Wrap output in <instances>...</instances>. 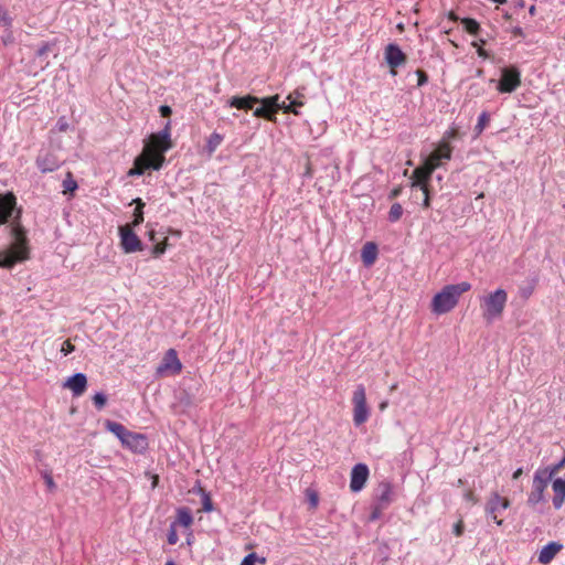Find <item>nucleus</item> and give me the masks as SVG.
Listing matches in <instances>:
<instances>
[{
	"mask_svg": "<svg viewBox=\"0 0 565 565\" xmlns=\"http://www.w3.org/2000/svg\"><path fill=\"white\" fill-rule=\"evenodd\" d=\"M10 233L14 239L12 246L8 250H0V267L8 269L30 257L29 239L25 228L20 223V212L11 223Z\"/></svg>",
	"mask_w": 565,
	"mask_h": 565,
	"instance_id": "nucleus-1",
	"label": "nucleus"
},
{
	"mask_svg": "<svg viewBox=\"0 0 565 565\" xmlns=\"http://www.w3.org/2000/svg\"><path fill=\"white\" fill-rule=\"evenodd\" d=\"M470 289L471 284L468 281L446 285L434 296L431 300V311L436 315H444L451 311L457 306L460 296Z\"/></svg>",
	"mask_w": 565,
	"mask_h": 565,
	"instance_id": "nucleus-2",
	"label": "nucleus"
},
{
	"mask_svg": "<svg viewBox=\"0 0 565 565\" xmlns=\"http://www.w3.org/2000/svg\"><path fill=\"white\" fill-rule=\"evenodd\" d=\"M508 301V294L504 289H497L487 296L480 298L482 317L487 323H492L501 318Z\"/></svg>",
	"mask_w": 565,
	"mask_h": 565,
	"instance_id": "nucleus-3",
	"label": "nucleus"
},
{
	"mask_svg": "<svg viewBox=\"0 0 565 565\" xmlns=\"http://www.w3.org/2000/svg\"><path fill=\"white\" fill-rule=\"evenodd\" d=\"M166 157L159 154L158 157H151L148 152H142L137 156L134 160V166L127 172L128 177L142 175L147 170L158 171L163 167Z\"/></svg>",
	"mask_w": 565,
	"mask_h": 565,
	"instance_id": "nucleus-4",
	"label": "nucleus"
},
{
	"mask_svg": "<svg viewBox=\"0 0 565 565\" xmlns=\"http://www.w3.org/2000/svg\"><path fill=\"white\" fill-rule=\"evenodd\" d=\"M166 157L159 154L158 157H151L148 152H142L137 156L134 160V166L127 172L128 177L142 175L147 170L158 171L163 167Z\"/></svg>",
	"mask_w": 565,
	"mask_h": 565,
	"instance_id": "nucleus-5",
	"label": "nucleus"
},
{
	"mask_svg": "<svg viewBox=\"0 0 565 565\" xmlns=\"http://www.w3.org/2000/svg\"><path fill=\"white\" fill-rule=\"evenodd\" d=\"M166 157L159 154L158 157H151L148 152H142L137 156L134 160V166L127 172L128 177L142 175L147 170L158 171L163 167Z\"/></svg>",
	"mask_w": 565,
	"mask_h": 565,
	"instance_id": "nucleus-6",
	"label": "nucleus"
},
{
	"mask_svg": "<svg viewBox=\"0 0 565 565\" xmlns=\"http://www.w3.org/2000/svg\"><path fill=\"white\" fill-rule=\"evenodd\" d=\"M494 83L495 79H491ZM521 86V71L515 65L501 68V77L497 81V89L501 94H511Z\"/></svg>",
	"mask_w": 565,
	"mask_h": 565,
	"instance_id": "nucleus-7",
	"label": "nucleus"
},
{
	"mask_svg": "<svg viewBox=\"0 0 565 565\" xmlns=\"http://www.w3.org/2000/svg\"><path fill=\"white\" fill-rule=\"evenodd\" d=\"M353 423L356 427L367 422L371 411L366 403V393L363 384L356 385L353 396Z\"/></svg>",
	"mask_w": 565,
	"mask_h": 565,
	"instance_id": "nucleus-8",
	"label": "nucleus"
},
{
	"mask_svg": "<svg viewBox=\"0 0 565 565\" xmlns=\"http://www.w3.org/2000/svg\"><path fill=\"white\" fill-rule=\"evenodd\" d=\"M552 479H547L544 471L537 469L533 477L532 490L527 497V504L534 508L536 504L544 502V492Z\"/></svg>",
	"mask_w": 565,
	"mask_h": 565,
	"instance_id": "nucleus-9",
	"label": "nucleus"
},
{
	"mask_svg": "<svg viewBox=\"0 0 565 565\" xmlns=\"http://www.w3.org/2000/svg\"><path fill=\"white\" fill-rule=\"evenodd\" d=\"M19 211L21 209H17V198L12 192L0 194V226L11 218L13 222Z\"/></svg>",
	"mask_w": 565,
	"mask_h": 565,
	"instance_id": "nucleus-10",
	"label": "nucleus"
},
{
	"mask_svg": "<svg viewBox=\"0 0 565 565\" xmlns=\"http://www.w3.org/2000/svg\"><path fill=\"white\" fill-rule=\"evenodd\" d=\"M384 58L390 66V73L393 76L397 74L396 68L405 65L407 62V55L396 43H390L385 46Z\"/></svg>",
	"mask_w": 565,
	"mask_h": 565,
	"instance_id": "nucleus-11",
	"label": "nucleus"
},
{
	"mask_svg": "<svg viewBox=\"0 0 565 565\" xmlns=\"http://www.w3.org/2000/svg\"><path fill=\"white\" fill-rule=\"evenodd\" d=\"M120 245L126 254L135 253L142 249V243L137 234L128 226L119 227Z\"/></svg>",
	"mask_w": 565,
	"mask_h": 565,
	"instance_id": "nucleus-12",
	"label": "nucleus"
},
{
	"mask_svg": "<svg viewBox=\"0 0 565 565\" xmlns=\"http://www.w3.org/2000/svg\"><path fill=\"white\" fill-rule=\"evenodd\" d=\"M182 370V364L178 358L177 351L174 349H169L162 361L157 367V374L163 375L166 373L179 374Z\"/></svg>",
	"mask_w": 565,
	"mask_h": 565,
	"instance_id": "nucleus-13",
	"label": "nucleus"
},
{
	"mask_svg": "<svg viewBox=\"0 0 565 565\" xmlns=\"http://www.w3.org/2000/svg\"><path fill=\"white\" fill-rule=\"evenodd\" d=\"M452 147L449 142H440L437 150L433 151L428 157L425 158L424 163L426 166H434V171L443 164V161L451 159Z\"/></svg>",
	"mask_w": 565,
	"mask_h": 565,
	"instance_id": "nucleus-14",
	"label": "nucleus"
},
{
	"mask_svg": "<svg viewBox=\"0 0 565 565\" xmlns=\"http://www.w3.org/2000/svg\"><path fill=\"white\" fill-rule=\"evenodd\" d=\"M434 173V166H426L423 163L420 167L413 171L411 188L414 189H429V181Z\"/></svg>",
	"mask_w": 565,
	"mask_h": 565,
	"instance_id": "nucleus-15",
	"label": "nucleus"
},
{
	"mask_svg": "<svg viewBox=\"0 0 565 565\" xmlns=\"http://www.w3.org/2000/svg\"><path fill=\"white\" fill-rule=\"evenodd\" d=\"M121 445L135 454H145L149 443L145 434L130 430Z\"/></svg>",
	"mask_w": 565,
	"mask_h": 565,
	"instance_id": "nucleus-16",
	"label": "nucleus"
},
{
	"mask_svg": "<svg viewBox=\"0 0 565 565\" xmlns=\"http://www.w3.org/2000/svg\"><path fill=\"white\" fill-rule=\"evenodd\" d=\"M370 470L365 463H356L351 470L350 489L352 492L361 491L369 478Z\"/></svg>",
	"mask_w": 565,
	"mask_h": 565,
	"instance_id": "nucleus-17",
	"label": "nucleus"
},
{
	"mask_svg": "<svg viewBox=\"0 0 565 565\" xmlns=\"http://www.w3.org/2000/svg\"><path fill=\"white\" fill-rule=\"evenodd\" d=\"M394 486L391 481H381L375 490L374 502L382 508H388L394 501Z\"/></svg>",
	"mask_w": 565,
	"mask_h": 565,
	"instance_id": "nucleus-18",
	"label": "nucleus"
},
{
	"mask_svg": "<svg viewBox=\"0 0 565 565\" xmlns=\"http://www.w3.org/2000/svg\"><path fill=\"white\" fill-rule=\"evenodd\" d=\"M35 163L42 173L53 172L57 170L61 166V162L57 159V157L51 152L40 153L36 157Z\"/></svg>",
	"mask_w": 565,
	"mask_h": 565,
	"instance_id": "nucleus-19",
	"label": "nucleus"
},
{
	"mask_svg": "<svg viewBox=\"0 0 565 565\" xmlns=\"http://www.w3.org/2000/svg\"><path fill=\"white\" fill-rule=\"evenodd\" d=\"M64 387L72 391L73 396L78 397L87 388V376L84 373H75L64 383Z\"/></svg>",
	"mask_w": 565,
	"mask_h": 565,
	"instance_id": "nucleus-20",
	"label": "nucleus"
},
{
	"mask_svg": "<svg viewBox=\"0 0 565 565\" xmlns=\"http://www.w3.org/2000/svg\"><path fill=\"white\" fill-rule=\"evenodd\" d=\"M509 507V500L500 497L497 492H494L489 499L487 505V512L492 515V519L497 522V524H501L502 521L497 519V513L505 510Z\"/></svg>",
	"mask_w": 565,
	"mask_h": 565,
	"instance_id": "nucleus-21",
	"label": "nucleus"
},
{
	"mask_svg": "<svg viewBox=\"0 0 565 565\" xmlns=\"http://www.w3.org/2000/svg\"><path fill=\"white\" fill-rule=\"evenodd\" d=\"M300 97H303V95L299 90L289 94L287 96L289 103L287 104L286 102H282L280 110H282L285 114H294L296 116H299L300 113L297 108L303 106V102L298 100V98Z\"/></svg>",
	"mask_w": 565,
	"mask_h": 565,
	"instance_id": "nucleus-22",
	"label": "nucleus"
},
{
	"mask_svg": "<svg viewBox=\"0 0 565 565\" xmlns=\"http://www.w3.org/2000/svg\"><path fill=\"white\" fill-rule=\"evenodd\" d=\"M563 548V545L558 542H550L539 553V562L546 565L552 562L556 554Z\"/></svg>",
	"mask_w": 565,
	"mask_h": 565,
	"instance_id": "nucleus-23",
	"label": "nucleus"
},
{
	"mask_svg": "<svg viewBox=\"0 0 565 565\" xmlns=\"http://www.w3.org/2000/svg\"><path fill=\"white\" fill-rule=\"evenodd\" d=\"M259 103V98L252 95H246L243 97L233 96L228 99L227 104L230 107H235L237 109L249 110L253 109L255 104Z\"/></svg>",
	"mask_w": 565,
	"mask_h": 565,
	"instance_id": "nucleus-24",
	"label": "nucleus"
},
{
	"mask_svg": "<svg viewBox=\"0 0 565 565\" xmlns=\"http://www.w3.org/2000/svg\"><path fill=\"white\" fill-rule=\"evenodd\" d=\"M552 488L554 491L553 505L555 509H561L565 499V480L562 478L555 479Z\"/></svg>",
	"mask_w": 565,
	"mask_h": 565,
	"instance_id": "nucleus-25",
	"label": "nucleus"
},
{
	"mask_svg": "<svg viewBox=\"0 0 565 565\" xmlns=\"http://www.w3.org/2000/svg\"><path fill=\"white\" fill-rule=\"evenodd\" d=\"M377 257V246L373 242H367L364 244L361 253L362 262L365 266H371L374 264Z\"/></svg>",
	"mask_w": 565,
	"mask_h": 565,
	"instance_id": "nucleus-26",
	"label": "nucleus"
},
{
	"mask_svg": "<svg viewBox=\"0 0 565 565\" xmlns=\"http://www.w3.org/2000/svg\"><path fill=\"white\" fill-rule=\"evenodd\" d=\"M105 428L108 431L113 433L120 440L121 444L124 443L125 438L130 431L122 424L109 419L105 422Z\"/></svg>",
	"mask_w": 565,
	"mask_h": 565,
	"instance_id": "nucleus-27",
	"label": "nucleus"
},
{
	"mask_svg": "<svg viewBox=\"0 0 565 565\" xmlns=\"http://www.w3.org/2000/svg\"><path fill=\"white\" fill-rule=\"evenodd\" d=\"M156 139L162 142L161 151H168L172 148L171 141V122L167 121L163 129L157 134H153Z\"/></svg>",
	"mask_w": 565,
	"mask_h": 565,
	"instance_id": "nucleus-28",
	"label": "nucleus"
},
{
	"mask_svg": "<svg viewBox=\"0 0 565 565\" xmlns=\"http://www.w3.org/2000/svg\"><path fill=\"white\" fill-rule=\"evenodd\" d=\"M162 142L159 139H156V136L152 134L149 137V142L145 146L143 151L148 152L151 157H158L161 154L164 157L167 151H161Z\"/></svg>",
	"mask_w": 565,
	"mask_h": 565,
	"instance_id": "nucleus-29",
	"label": "nucleus"
},
{
	"mask_svg": "<svg viewBox=\"0 0 565 565\" xmlns=\"http://www.w3.org/2000/svg\"><path fill=\"white\" fill-rule=\"evenodd\" d=\"M132 203L136 204V209H135V212H134L132 225L134 226H138V225H140L143 222L145 202L140 198H137V199H135L132 201Z\"/></svg>",
	"mask_w": 565,
	"mask_h": 565,
	"instance_id": "nucleus-30",
	"label": "nucleus"
},
{
	"mask_svg": "<svg viewBox=\"0 0 565 565\" xmlns=\"http://www.w3.org/2000/svg\"><path fill=\"white\" fill-rule=\"evenodd\" d=\"M178 523L184 527H189L193 523V516L188 508L178 510Z\"/></svg>",
	"mask_w": 565,
	"mask_h": 565,
	"instance_id": "nucleus-31",
	"label": "nucleus"
},
{
	"mask_svg": "<svg viewBox=\"0 0 565 565\" xmlns=\"http://www.w3.org/2000/svg\"><path fill=\"white\" fill-rule=\"evenodd\" d=\"M461 24L465 31L471 35H478L479 31L481 30L479 22L472 18L462 19Z\"/></svg>",
	"mask_w": 565,
	"mask_h": 565,
	"instance_id": "nucleus-32",
	"label": "nucleus"
},
{
	"mask_svg": "<svg viewBox=\"0 0 565 565\" xmlns=\"http://www.w3.org/2000/svg\"><path fill=\"white\" fill-rule=\"evenodd\" d=\"M490 122V115L488 111H482L479 117H478V121H477V125L475 126V134H476V137H479L482 131L486 129V127L489 125Z\"/></svg>",
	"mask_w": 565,
	"mask_h": 565,
	"instance_id": "nucleus-33",
	"label": "nucleus"
},
{
	"mask_svg": "<svg viewBox=\"0 0 565 565\" xmlns=\"http://www.w3.org/2000/svg\"><path fill=\"white\" fill-rule=\"evenodd\" d=\"M275 109H269L268 107H266L265 105H262L260 107H257L255 110H254V116L257 117V118H264V119H267L269 121H275L276 120V117H275Z\"/></svg>",
	"mask_w": 565,
	"mask_h": 565,
	"instance_id": "nucleus-34",
	"label": "nucleus"
},
{
	"mask_svg": "<svg viewBox=\"0 0 565 565\" xmlns=\"http://www.w3.org/2000/svg\"><path fill=\"white\" fill-rule=\"evenodd\" d=\"M564 467H565V454H564V457L558 462H556L552 466L545 467L543 469H540V470L545 472L547 479H552Z\"/></svg>",
	"mask_w": 565,
	"mask_h": 565,
	"instance_id": "nucleus-35",
	"label": "nucleus"
},
{
	"mask_svg": "<svg viewBox=\"0 0 565 565\" xmlns=\"http://www.w3.org/2000/svg\"><path fill=\"white\" fill-rule=\"evenodd\" d=\"M259 103L269 109H275V114L280 110L279 95L259 98Z\"/></svg>",
	"mask_w": 565,
	"mask_h": 565,
	"instance_id": "nucleus-36",
	"label": "nucleus"
},
{
	"mask_svg": "<svg viewBox=\"0 0 565 565\" xmlns=\"http://www.w3.org/2000/svg\"><path fill=\"white\" fill-rule=\"evenodd\" d=\"M198 493L201 494V499H202V509L203 511L205 512H211L213 511V502H212V499H211V495L207 491H205L202 487L199 486L198 488Z\"/></svg>",
	"mask_w": 565,
	"mask_h": 565,
	"instance_id": "nucleus-37",
	"label": "nucleus"
},
{
	"mask_svg": "<svg viewBox=\"0 0 565 565\" xmlns=\"http://www.w3.org/2000/svg\"><path fill=\"white\" fill-rule=\"evenodd\" d=\"M223 141V136L217 134V132H213L210 135L209 139H207V143H206V149L210 153L214 152L216 150V148L222 143Z\"/></svg>",
	"mask_w": 565,
	"mask_h": 565,
	"instance_id": "nucleus-38",
	"label": "nucleus"
},
{
	"mask_svg": "<svg viewBox=\"0 0 565 565\" xmlns=\"http://www.w3.org/2000/svg\"><path fill=\"white\" fill-rule=\"evenodd\" d=\"M403 215V206L399 203L392 204L390 211H388V221L391 223H395L399 221V218Z\"/></svg>",
	"mask_w": 565,
	"mask_h": 565,
	"instance_id": "nucleus-39",
	"label": "nucleus"
},
{
	"mask_svg": "<svg viewBox=\"0 0 565 565\" xmlns=\"http://www.w3.org/2000/svg\"><path fill=\"white\" fill-rule=\"evenodd\" d=\"M62 185H63L64 193H67V192L73 193L78 188L77 182L74 180L71 172H67L66 178L63 180Z\"/></svg>",
	"mask_w": 565,
	"mask_h": 565,
	"instance_id": "nucleus-40",
	"label": "nucleus"
},
{
	"mask_svg": "<svg viewBox=\"0 0 565 565\" xmlns=\"http://www.w3.org/2000/svg\"><path fill=\"white\" fill-rule=\"evenodd\" d=\"M55 46V42H43L35 51L36 57H43Z\"/></svg>",
	"mask_w": 565,
	"mask_h": 565,
	"instance_id": "nucleus-41",
	"label": "nucleus"
},
{
	"mask_svg": "<svg viewBox=\"0 0 565 565\" xmlns=\"http://www.w3.org/2000/svg\"><path fill=\"white\" fill-rule=\"evenodd\" d=\"M92 399H93V403H94L95 407L98 411H102L105 407L106 403H107V396L104 393H102V392L96 393L92 397Z\"/></svg>",
	"mask_w": 565,
	"mask_h": 565,
	"instance_id": "nucleus-42",
	"label": "nucleus"
},
{
	"mask_svg": "<svg viewBox=\"0 0 565 565\" xmlns=\"http://www.w3.org/2000/svg\"><path fill=\"white\" fill-rule=\"evenodd\" d=\"M256 562L265 563V558H259L256 553H249L243 558L241 565H255Z\"/></svg>",
	"mask_w": 565,
	"mask_h": 565,
	"instance_id": "nucleus-43",
	"label": "nucleus"
},
{
	"mask_svg": "<svg viewBox=\"0 0 565 565\" xmlns=\"http://www.w3.org/2000/svg\"><path fill=\"white\" fill-rule=\"evenodd\" d=\"M386 509L387 508H382L381 504L374 502V504L372 507L371 514H370V521L379 520L382 516L383 511Z\"/></svg>",
	"mask_w": 565,
	"mask_h": 565,
	"instance_id": "nucleus-44",
	"label": "nucleus"
},
{
	"mask_svg": "<svg viewBox=\"0 0 565 565\" xmlns=\"http://www.w3.org/2000/svg\"><path fill=\"white\" fill-rule=\"evenodd\" d=\"M178 540H179V536H178V533L175 530V523H172L170 525V529L167 534V541L170 545H174V544H177Z\"/></svg>",
	"mask_w": 565,
	"mask_h": 565,
	"instance_id": "nucleus-45",
	"label": "nucleus"
},
{
	"mask_svg": "<svg viewBox=\"0 0 565 565\" xmlns=\"http://www.w3.org/2000/svg\"><path fill=\"white\" fill-rule=\"evenodd\" d=\"M42 477H43V479H44V481H45V484H46V487H47L49 491H50V492H54V491L56 490V483L54 482V480H53V477H52L51 472H49V471H44V472L42 473Z\"/></svg>",
	"mask_w": 565,
	"mask_h": 565,
	"instance_id": "nucleus-46",
	"label": "nucleus"
},
{
	"mask_svg": "<svg viewBox=\"0 0 565 565\" xmlns=\"http://www.w3.org/2000/svg\"><path fill=\"white\" fill-rule=\"evenodd\" d=\"M12 24V19L9 17L7 11L0 6V25L10 28Z\"/></svg>",
	"mask_w": 565,
	"mask_h": 565,
	"instance_id": "nucleus-47",
	"label": "nucleus"
},
{
	"mask_svg": "<svg viewBox=\"0 0 565 565\" xmlns=\"http://www.w3.org/2000/svg\"><path fill=\"white\" fill-rule=\"evenodd\" d=\"M417 76V87H422L428 83V75L423 70H416L415 72Z\"/></svg>",
	"mask_w": 565,
	"mask_h": 565,
	"instance_id": "nucleus-48",
	"label": "nucleus"
},
{
	"mask_svg": "<svg viewBox=\"0 0 565 565\" xmlns=\"http://www.w3.org/2000/svg\"><path fill=\"white\" fill-rule=\"evenodd\" d=\"M75 351V345L72 344L71 340H65L62 343L61 347V353H63L64 356L68 355L70 353Z\"/></svg>",
	"mask_w": 565,
	"mask_h": 565,
	"instance_id": "nucleus-49",
	"label": "nucleus"
},
{
	"mask_svg": "<svg viewBox=\"0 0 565 565\" xmlns=\"http://www.w3.org/2000/svg\"><path fill=\"white\" fill-rule=\"evenodd\" d=\"M167 249V241L162 242V243H159L157 245L153 246L152 248V254L156 256V257H159L161 256L162 254H164Z\"/></svg>",
	"mask_w": 565,
	"mask_h": 565,
	"instance_id": "nucleus-50",
	"label": "nucleus"
},
{
	"mask_svg": "<svg viewBox=\"0 0 565 565\" xmlns=\"http://www.w3.org/2000/svg\"><path fill=\"white\" fill-rule=\"evenodd\" d=\"M463 531H465V524H463L462 520H459L457 523L454 524L452 533L456 536H461L463 534Z\"/></svg>",
	"mask_w": 565,
	"mask_h": 565,
	"instance_id": "nucleus-51",
	"label": "nucleus"
},
{
	"mask_svg": "<svg viewBox=\"0 0 565 565\" xmlns=\"http://www.w3.org/2000/svg\"><path fill=\"white\" fill-rule=\"evenodd\" d=\"M422 193H423V207L424 209H429L430 207V193H429V189H422L420 190Z\"/></svg>",
	"mask_w": 565,
	"mask_h": 565,
	"instance_id": "nucleus-52",
	"label": "nucleus"
},
{
	"mask_svg": "<svg viewBox=\"0 0 565 565\" xmlns=\"http://www.w3.org/2000/svg\"><path fill=\"white\" fill-rule=\"evenodd\" d=\"M56 127H57L58 131H66L68 129V122L66 121V119L64 117H61V118H58V120L56 122Z\"/></svg>",
	"mask_w": 565,
	"mask_h": 565,
	"instance_id": "nucleus-53",
	"label": "nucleus"
},
{
	"mask_svg": "<svg viewBox=\"0 0 565 565\" xmlns=\"http://www.w3.org/2000/svg\"><path fill=\"white\" fill-rule=\"evenodd\" d=\"M159 111L162 117H170L172 114V109L168 105L160 106Z\"/></svg>",
	"mask_w": 565,
	"mask_h": 565,
	"instance_id": "nucleus-54",
	"label": "nucleus"
},
{
	"mask_svg": "<svg viewBox=\"0 0 565 565\" xmlns=\"http://www.w3.org/2000/svg\"><path fill=\"white\" fill-rule=\"evenodd\" d=\"M457 130L455 128H450L444 135V139H455L457 137Z\"/></svg>",
	"mask_w": 565,
	"mask_h": 565,
	"instance_id": "nucleus-55",
	"label": "nucleus"
},
{
	"mask_svg": "<svg viewBox=\"0 0 565 565\" xmlns=\"http://www.w3.org/2000/svg\"><path fill=\"white\" fill-rule=\"evenodd\" d=\"M511 32H512L513 36H519V38L525 36L524 31L521 26H514Z\"/></svg>",
	"mask_w": 565,
	"mask_h": 565,
	"instance_id": "nucleus-56",
	"label": "nucleus"
},
{
	"mask_svg": "<svg viewBox=\"0 0 565 565\" xmlns=\"http://www.w3.org/2000/svg\"><path fill=\"white\" fill-rule=\"evenodd\" d=\"M463 498L467 501L476 502L475 493L471 490L466 491L465 494H463Z\"/></svg>",
	"mask_w": 565,
	"mask_h": 565,
	"instance_id": "nucleus-57",
	"label": "nucleus"
},
{
	"mask_svg": "<svg viewBox=\"0 0 565 565\" xmlns=\"http://www.w3.org/2000/svg\"><path fill=\"white\" fill-rule=\"evenodd\" d=\"M401 192H402V188H401V186H398V188H394V189L390 192L388 198H390V199H395V198H397V196L401 194Z\"/></svg>",
	"mask_w": 565,
	"mask_h": 565,
	"instance_id": "nucleus-58",
	"label": "nucleus"
},
{
	"mask_svg": "<svg viewBox=\"0 0 565 565\" xmlns=\"http://www.w3.org/2000/svg\"><path fill=\"white\" fill-rule=\"evenodd\" d=\"M2 42L4 45H8L13 42V35L12 33H8V35L2 38Z\"/></svg>",
	"mask_w": 565,
	"mask_h": 565,
	"instance_id": "nucleus-59",
	"label": "nucleus"
},
{
	"mask_svg": "<svg viewBox=\"0 0 565 565\" xmlns=\"http://www.w3.org/2000/svg\"><path fill=\"white\" fill-rule=\"evenodd\" d=\"M477 53L482 58H489L490 57V54L484 49H481V47L478 49Z\"/></svg>",
	"mask_w": 565,
	"mask_h": 565,
	"instance_id": "nucleus-60",
	"label": "nucleus"
},
{
	"mask_svg": "<svg viewBox=\"0 0 565 565\" xmlns=\"http://www.w3.org/2000/svg\"><path fill=\"white\" fill-rule=\"evenodd\" d=\"M522 473H523L522 468H518V469L513 472L512 478H513V479H518V478H520V476H521Z\"/></svg>",
	"mask_w": 565,
	"mask_h": 565,
	"instance_id": "nucleus-61",
	"label": "nucleus"
},
{
	"mask_svg": "<svg viewBox=\"0 0 565 565\" xmlns=\"http://www.w3.org/2000/svg\"><path fill=\"white\" fill-rule=\"evenodd\" d=\"M529 13L530 15H535L536 13V7L534 4H532L530 8H529Z\"/></svg>",
	"mask_w": 565,
	"mask_h": 565,
	"instance_id": "nucleus-62",
	"label": "nucleus"
},
{
	"mask_svg": "<svg viewBox=\"0 0 565 565\" xmlns=\"http://www.w3.org/2000/svg\"><path fill=\"white\" fill-rule=\"evenodd\" d=\"M311 504L316 507L318 504V498L316 494H312L310 498Z\"/></svg>",
	"mask_w": 565,
	"mask_h": 565,
	"instance_id": "nucleus-63",
	"label": "nucleus"
},
{
	"mask_svg": "<svg viewBox=\"0 0 565 565\" xmlns=\"http://www.w3.org/2000/svg\"><path fill=\"white\" fill-rule=\"evenodd\" d=\"M516 6L520 7V8H523L524 7V0H518L516 1Z\"/></svg>",
	"mask_w": 565,
	"mask_h": 565,
	"instance_id": "nucleus-64",
	"label": "nucleus"
}]
</instances>
